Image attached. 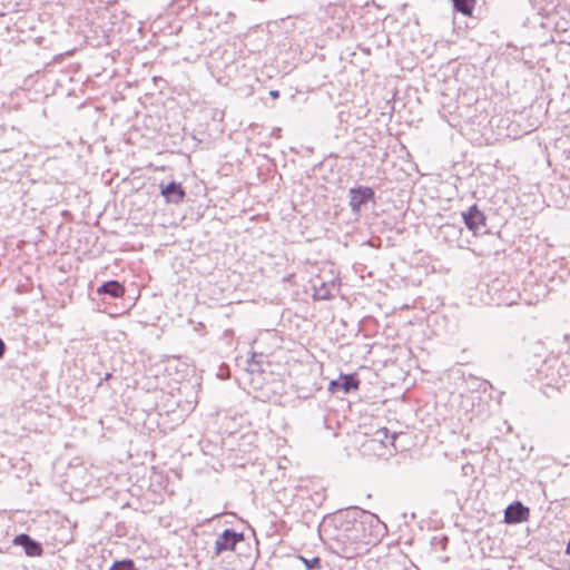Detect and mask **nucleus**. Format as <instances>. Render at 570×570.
Instances as JSON below:
<instances>
[{
  "label": "nucleus",
  "instance_id": "nucleus-1",
  "mask_svg": "<svg viewBox=\"0 0 570 570\" xmlns=\"http://www.w3.org/2000/svg\"><path fill=\"white\" fill-rule=\"evenodd\" d=\"M333 527L325 524L324 532L327 535L330 549L336 556L352 560L370 551L377 542V535L367 528L377 527L380 520L374 514H367L362 520L335 518Z\"/></svg>",
  "mask_w": 570,
  "mask_h": 570
},
{
  "label": "nucleus",
  "instance_id": "nucleus-2",
  "mask_svg": "<svg viewBox=\"0 0 570 570\" xmlns=\"http://www.w3.org/2000/svg\"><path fill=\"white\" fill-rule=\"evenodd\" d=\"M342 281L340 277H333L330 281H323L320 277L313 283L312 297L315 301H327L334 298L341 289Z\"/></svg>",
  "mask_w": 570,
  "mask_h": 570
},
{
  "label": "nucleus",
  "instance_id": "nucleus-3",
  "mask_svg": "<svg viewBox=\"0 0 570 570\" xmlns=\"http://www.w3.org/2000/svg\"><path fill=\"white\" fill-rule=\"evenodd\" d=\"M375 204V193L368 186H356L348 190V205L352 213L358 214L362 206L367 203Z\"/></svg>",
  "mask_w": 570,
  "mask_h": 570
},
{
  "label": "nucleus",
  "instance_id": "nucleus-4",
  "mask_svg": "<svg viewBox=\"0 0 570 570\" xmlns=\"http://www.w3.org/2000/svg\"><path fill=\"white\" fill-rule=\"evenodd\" d=\"M242 540H244L243 532H236L233 529H225L215 541L214 556L218 557L225 551H233L236 544Z\"/></svg>",
  "mask_w": 570,
  "mask_h": 570
},
{
  "label": "nucleus",
  "instance_id": "nucleus-5",
  "mask_svg": "<svg viewBox=\"0 0 570 570\" xmlns=\"http://www.w3.org/2000/svg\"><path fill=\"white\" fill-rule=\"evenodd\" d=\"M529 517V508L524 507L520 501H515L509 504L504 511V522L508 524H515L528 521Z\"/></svg>",
  "mask_w": 570,
  "mask_h": 570
},
{
  "label": "nucleus",
  "instance_id": "nucleus-6",
  "mask_svg": "<svg viewBox=\"0 0 570 570\" xmlns=\"http://www.w3.org/2000/svg\"><path fill=\"white\" fill-rule=\"evenodd\" d=\"M360 386V380L355 374H341L337 380H333L330 382L328 391L335 393L337 391H343L344 393H350L353 390H357Z\"/></svg>",
  "mask_w": 570,
  "mask_h": 570
},
{
  "label": "nucleus",
  "instance_id": "nucleus-7",
  "mask_svg": "<svg viewBox=\"0 0 570 570\" xmlns=\"http://www.w3.org/2000/svg\"><path fill=\"white\" fill-rule=\"evenodd\" d=\"M462 218L468 229L473 233L479 232L481 227L485 226V216L476 205H472L466 212H463Z\"/></svg>",
  "mask_w": 570,
  "mask_h": 570
},
{
  "label": "nucleus",
  "instance_id": "nucleus-8",
  "mask_svg": "<svg viewBox=\"0 0 570 570\" xmlns=\"http://www.w3.org/2000/svg\"><path fill=\"white\" fill-rule=\"evenodd\" d=\"M159 188L160 194L165 197L167 203L179 204L184 200L186 195L181 184L176 181H170L167 185L161 183Z\"/></svg>",
  "mask_w": 570,
  "mask_h": 570
},
{
  "label": "nucleus",
  "instance_id": "nucleus-9",
  "mask_svg": "<svg viewBox=\"0 0 570 570\" xmlns=\"http://www.w3.org/2000/svg\"><path fill=\"white\" fill-rule=\"evenodd\" d=\"M13 543L21 546L28 557H41L43 553L42 546L26 533L16 535Z\"/></svg>",
  "mask_w": 570,
  "mask_h": 570
},
{
  "label": "nucleus",
  "instance_id": "nucleus-10",
  "mask_svg": "<svg viewBox=\"0 0 570 570\" xmlns=\"http://www.w3.org/2000/svg\"><path fill=\"white\" fill-rule=\"evenodd\" d=\"M98 294H108L114 298L122 297L126 293L125 286L117 281H108L97 289Z\"/></svg>",
  "mask_w": 570,
  "mask_h": 570
},
{
  "label": "nucleus",
  "instance_id": "nucleus-11",
  "mask_svg": "<svg viewBox=\"0 0 570 570\" xmlns=\"http://www.w3.org/2000/svg\"><path fill=\"white\" fill-rule=\"evenodd\" d=\"M456 11L464 16H471L475 7V0H452Z\"/></svg>",
  "mask_w": 570,
  "mask_h": 570
},
{
  "label": "nucleus",
  "instance_id": "nucleus-12",
  "mask_svg": "<svg viewBox=\"0 0 570 570\" xmlns=\"http://www.w3.org/2000/svg\"><path fill=\"white\" fill-rule=\"evenodd\" d=\"M297 559L306 567L307 570H321L322 569V560L320 557H314V558L307 559L304 556L298 554Z\"/></svg>",
  "mask_w": 570,
  "mask_h": 570
},
{
  "label": "nucleus",
  "instance_id": "nucleus-13",
  "mask_svg": "<svg viewBox=\"0 0 570 570\" xmlns=\"http://www.w3.org/2000/svg\"><path fill=\"white\" fill-rule=\"evenodd\" d=\"M109 570H138L135 567V563L130 559L121 560V561H115L112 566L109 568Z\"/></svg>",
  "mask_w": 570,
  "mask_h": 570
},
{
  "label": "nucleus",
  "instance_id": "nucleus-14",
  "mask_svg": "<svg viewBox=\"0 0 570 570\" xmlns=\"http://www.w3.org/2000/svg\"><path fill=\"white\" fill-rule=\"evenodd\" d=\"M375 436L382 442L385 443V441H389L391 445H394V441L396 439V434H392L391 438L389 436V430L386 428L380 429L376 431Z\"/></svg>",
  "mask_w": 570,
  "mask_h": 570
},
{
  "label": "nucleus",
  "instance_id": "nucleus-15",
  "mask_svg": "<svg viewBox=\"0 0 570 570\" xmlns=\"http://www.w3.org/2000/svg\"><path fill=\"white\" fill-rule=\"evenodd\" d=\"M531 3L541 11H548L550 7L554 6V0H530Z\"/></svg>",
  "mask_w": 570,
  "mask_h": 570
},
{
  "label": "nucleus",
  "instance_id": "nucleus-16",
  "mask_svg": "<svg viewBox=\"0 0 570 570\" xmlns=\"http://www.w3.org/2000/svg\"><path fill=\"white\" fill-rule=\"evenodd\" d=\"M190 4V0H174L170 4V9L173 12L178 13L180 9L188 7Z\"/></svg>",
  "mask_w": 570,
  "mask_h": 570
},
{
  "label": "nucleus",
  "instance_id": "nucleus-17",
  "mask_svg": "<svg viewBox=\"0 0 570 570\" xmlns=\"http://www.w3.org/2000/svg\"><path fill=\"white\" fill-rule=\"evenodd\" d=\"M112 377V373L108 372L105 374V376L99 381L97 386H101L104 382L109 381Z\"/></svg>",
  "mask_w": 570,
  "mask_h": 570
},
{
  "label": "nucleus",
  "instance_id": "nucleus-18",
  "mask_svg": "<svg viewBox=\"0 0 570 570\" xmlns=\"http://www.w3.org/2000/svg\"><path fill=\"white\" fill-rule=\"evenodd\" d=\"M6 345L3 341L0 338V357L4 354Z\"/></svg>",
  "mask_w": 570,
  "mask_h": 570
},
{
  "label": "nucleus",
  "instance_id": "nucleus-19",
  "mask_svg": "<svg viewBox=\"0 0 570 570\" xmlns=\"http://www.w3.org/2000/svg\"><path fill=\"white\" fill-rule=\"evenodd\" d=\"M269 95H271V97H273V98H277V97L279 96V91H278V90H272V91L269 92Z\"/></svg>",
  "mask_w": 570,
  "mask_h": 570
},
{
  "label": "nucleus",
  "instance_id": "nucleus-20",
  "mask_svg": "<svg viewBox=\"0 0 570 570\" xmlns=\"http://www.w3.org/2000/svg\"><path fill=\"white\" fill-rule=\"evenodd\" d=\"M279 132H281L279 128H276L273 130V135H275L276 137H279Z\"/></svg>",
  "mask_w": 570,
  "mask_h": 570
},
{
  "label": "nucleus",
  "instance_id": "nucleus-21",
  "mask_svg": "<svg viewBox=\"0 0 570 570\" xmlns=\"http://www.w3.org/2000/svg\"><path fill=\"white\" fill-rule=\"evenodd\" d=\"M566 553L568 556H570V539H569V542H568L567 548H566Z\"/></svg>",
  "mask_w": 570,
  "mask_h": 570
}]
</instances>
